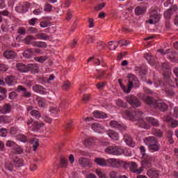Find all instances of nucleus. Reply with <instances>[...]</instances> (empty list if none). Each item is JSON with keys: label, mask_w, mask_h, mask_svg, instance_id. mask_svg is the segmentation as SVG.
Masks as SVG:
<instances>
[{"label": "nucleus", "mask_w": 178, "mask_h": 178, "mask_svg": "<svg viewBox=\"0 0 178 178\" xmlns=\"http://www.w3.org/2000/svg\"><path fill=\"white\" fill-rule=\"evenodd\" d=\"M147 122L152 124L154 127H159V121L152 117H148L146 118Z\"/></svg>", "instance_id": "obj_23"}, {"label": "nucleus", "mask_w": 178, "mask_h": 178, "mask_svg": "<svg viewBox=\"0 0 178 178\" xmlns=\"http://www.w3.org/2000/svg\"><path fill=\"white\" fill-rule=\"evenodd\" d=\"M97 47H99V51H101V49H104V48H105V43L102 41H99L97 42Z\"/></svg>", "instance_id": "obj_61"}, {"label": "nucleus", "mask_w": 178, "mask_h": 178, "mask_svg": "<svg viewBox=\"0 0 178 178\" xmlns=\"http://www.w3.org/2000/svg\"><path fill=\"white\" fill-rule=\"evenodd\" d=\"M33 90L35 91V92H38L39 94H44L45 92V88L40 85L33 86Z\"/></svg>", "instance_id": "obj_27"}, {"label": "nucleus", "mask_w": 178, "mask_h": 178, "mask_svg": "<svg viewBox=\"0 0 178 178\" xmlns=\"http://www.w3.org/2000/svg\"><path fill=\"white\" fill-rule=\"evenodd\" d=\"M5 81L8 86H13L16 83V79L14 76L10 75L5 79Z\"/></svg>", "instance_id": "obj_30"}, {"label": "nucleus", "mask_w": 178, "mask_h": 178, "mask_svg": "<svg viewBox=\"0 0 178 178\" xmlns=\"http://www.w3.org/2000/svg\"><path fill=\"white\" fill-rule=\"evenodd\" d=\"M106 134L111 140H114V141H118V140H119V134L116 131L113 130H108L106 131Z\"/></svg>", "instance_id": "obj_16"}, {"label": "nucleus", "mask_w": 178, "mask_h": 178, "mask_svg": "<svg viewBox=\"0 0 178 178\" xmlns=\"http://www.w3.org/2000/svg\"><path fill=\"white\" fill-rule=\"evenodd\" d=\"M16 27H17V24H12L11 26H8V29L6 30L5 28L3 29V31H8L9 33H13L15 30H16Z\"/></svg>", "instance_id": "obj_39"}, {"label": "nucleus", "mask_w": 178, "mask_h": 178, "mask_svg": "<svg viewBox=\"0 0 178 178\" xmlns=\"http://www.w3.org/2000/svg\"><path fill=\"white\" fill-rule=\"evenodd\" d=\"M17 33V34H19L20 35H26V28L19 27Z\"/></svg>", "instance_id": "obj_48"}, {"label": "nucleus", "mask_w": 178, "mask_h": 178, "mask_svg": "<svg viewBox=\"0 0 178 178\" xmlns=\"http://www.w3.org/2000/svg\"><path fill=\"white\" fill-rule=\"evenodd\" d=\"M145 58L147 62L149 63V65H152V66H154L155 65V60H154V58L151 56V54L147 53L144 54Z\"/></svg>", "instance_id": "obj_28"}, {"label": "nucleus", "mask_w": 178, "mask_h": 178, "mask_svg": "<svg viewBox=\"0 0 178 178\" xmlns=\"http://www.w3.org/2000/svg\"><path fill=\"white\" fill-rule=\"evenodd\" d=\"M3 55L6 59H15L17 56V54L12 50H6Z\"/></svg>", "instance_id": "obj_13"}, {"label": "nucleus", "mask_w": 178, "mask_h": 178, "mask_svg": "<svg viewBox=\"0 0 178 178\" xmlns=\"http://www.w3.org/2000/svg\"><path fill=\"white\" fill-rule=\"evenodd\" d=\"M26 67L28 68V72L37 70L38 69V65L37 64H28Z\"/></svg>", "instance_id": "obj_40"}, {"label": "nucleus", "mask_w": 178, "mask_h": 178, "mask_svg": "<svg viewBox=\"0 0 178 178\" xmlns=\"http://www.w3.org/2000/svg\"><path fill=\"white\" fill-rule=\"evenodd\" d=\"M16 97H17V92H11L9 94L8 98L10 99H16Z\"/></svg>", "instance_id": "obj_60"}, {"label": "nucleus", "mask_w": 178, "mask_h": 178, "mask_svg": "<svg viewBox=\"0 0 178 178\" xmlns=\"http://www.w3.org/2000/svg\"><path fill=\"white\" fill-rule=\"evenodd\" d=\"M18 139L22 143H27V141H29V138H27V136L23 134H19L18 136Z\"/></svg>", "instance_id": "obj_47"}, {"label": "nucleus", "mask_w": 178, "mask_h": 178, "mask_svg": "<svg viewBox=\"0 0 178 178\" xmlns=\"http://www.w3.org/2000/svg\"><path fill=\"white\" fill-rule=\"evenodd\" d=\"M18 90H19L20 91H23V97H25V98H29V97H31V93L30 92H28L27 90L22 86H19Z\"/></svg>", "instance_id": "obj_31"}, {"label": "nucleus", "mask_w": 178, "mask_h": 178, "mask_svg": "<svg viewBox=\"0 0 178 178\" xmlns=\"http://www.w3.org/2000/svg\"><path fill=\"white\" fill-rule=\"evenodd\" d=\"M146 10H147V8H145V7L144 6H137L135 8V15H136V16L144 15Z\"/></svg>", "instance_id": "obj_25"}, {"label": "nucleus", "mask_w": 178, "mask_h": 178, "mask_svg": "<svg viewBox=\"0 0 178 178\" xmlns=\"http://www.w3.org/2000/svg\"><path fill=\"white\" fill-rule=\"evenodd\" d=\"M168 58L171 62H178V60H176L177 58V53L176 52H172L171 54L168 56Z\"/></svg>", "instance_id": "obj_36"}, {"label": "nucleus", "mask_w": 178, "mask_h": 178, "mask_svg": "<svg viewBox=\"0 0 178 178\" xmlns=\"http://www.w3.org/2000/svg\"><path fill=\"white\" fill-rule=\"evenodd\" d=\"M116 105L118 106H120L121 108H127V103L123 102V100L122 99L116 100Z\"/></svg>", "instance_id": "obj_38"}, {"label": "nucleus", "mask_w": 178, "mask_h": 178, "mask_svg": "<svg viewBox=\"0 0 178 178\" xmlns=\"http://www.w3.org/2000/svg\"><path fill=\"white\" fill-rule=\"evenodd\" d=\"M72 86V83H70V82H69L68 81H65L63 85L62 86V88L63 90H64L65 91H67V90H69V88H70Z\"/></svg>", "instance_id": "obj_46"}, {"label": "nucleus", "mask_w": 178, "mask_h": 178, "mask_svg": "<svg viewBox=\"0 0 178 178\" xmlns=\"http://www.w3.org/2000/svg\"><path fill=\"white\" fill-rule=\"evenodd\" d=\"M139 149H140V154H141V155H142V158H144V157H145V156H149V154H147L145 153V147H144V146H140V147H139Z\"/></svg>", "instance_id": "obj_51"}, {"label": "nucleus", "mask_w": 178, "mask_h": 178, "mask_svg": "<svg viewBox=\"0 0 178 178\" xmlns=\"http://www.w3.org/2000/svg\"><path fill=\"white\" fill-rule=\"evenodd\" d=\"M33 141V151H37V148H38V147L40 146V142L38 141V139H34Z\"/></svg>", "instance_id": "obj_58"}, {"label": "nucleus", "mask_w": 178, "mask_h": 178, "mask_svg": "<svg viewBox=\"0 0 178 178\" xmlns=\"http://www.w3.org/2000/svg\"><path fill=\"white\" fill-rule=\"evenodd\" d=\"M104 152L108 155L120 156L123 155L124 150L120 146H109L105 149Z\"/></svg>", "instance_id": "obj_2"}, {"label": "nucleus", "mask_w": 178, "mask_h": 178, "mask_svg": "<svg viewBox=\"0 0 178 178\" xmlns=\"http://www.w3.org/2000/svg\"><path fill=\"white\" fill-rule=\"evenodd\" d=\"M104 6H106V3H102L100 4H97L95 7V10H96V12H99V10H102V9H104Z\"/></svg>", "instance_id": "obj_42"}, {"label": "nucleus", "mask_w": 178, "mask_h": 178, "mask_svg": "<svg viewBox=\"0 0 178 178\" xmlns=\"http://www.w3.org/2000/svg\"><path fill=\"white\" fill-rule=\"evenodd\" d=\"M128 166L129 168V170L132 172V173H136V175H140V173H142L144 170V169H143V167L138 168V165L136 162L129 163Z\"/></svg>", "instance_id": "obj_8"}, {"label": "nucleus", "mask_w": 178, "mask_h": 178, "mask_svg": "<svg viewBox=\"0 0 178 178\" xmlns=\"http://www.w3.org/2000/svg\"><path fill=\"white\" fill-rule=\"evenodd\" d=\"M79 165H80L81 168H92V163L90 162V159L84 157H81L79 159L78 162Z\"/></svg>", "instance_id": "obj_10"}, {"label": "nucleus", "mask_w": 178, "mask_h": 178, "mask_svg": "<svg viewBox=\"0 0 178 178\" xmlns=\"http://www.w3.org/2000/svg\"><path fill=\"white\" fill-rule=\"evenodd\" d=\"M111 178H119L118 176V172L116 171H111L109 174Z\"/></svg>", "instance_id": "obj_63"}, {"label": "nucleus", "mask_w": 178, "mask_h": 178, "mask_svg": "<svg viewBox=\"0 0 178 178\" xmlns=\"http://www.w3.org/2000/svg\"><path fill=\"white\" fill-rule=\"evenodd\" d=\"M44 126V122H38V121H34L32 124V131H38L41 127Z\"/></svg>", "instance_id": "obj_22"}, {"label": "nucleus", "mask_w": 178, "mask_h": 178, "mask_svg": "<svg viewBox=\"0 0 178 178\" xmlns=\"http://www.w3.org/2000/svg\"><path fill=\"white\" fill-rule=\"evenodd\" d=\"M29 8H30V3L25 2L16 7V10L19 12H27L29 10Z\"/></svg>", "instance_id": "obj_17"}, {"label": "nucleus", "mask_w": 178, "mask_h": 178, "mask_svg": "<svg viewBox=\"0 0 178 178\" xmlns=\"http://www.w3.org/2000/svg\"><path fill=\"white\" fill-rule=\"evenodd\" d=\"M144 143L146 144V145H147L148 147H149L152 145L156 144L158 140L154 136H148L144 139Z\"/></svg>", "instance_id": "obj_12"}, {"label": "nucleus", "mask_w": 178, "mask_h": 178, "mask_svg": "<svg viewBox=\"0 0 178 178\" xmlns=\"http://www.w3.org/2000/svg\"><path fill=\"white\" fill-rule=\"evenodd\" d=\"M90 97H91V95L86 94L83 95V97L82 99H83V102H88V101H90Z\"/></svg>", "instance_id": "obj_62"}, {"label": "nucleus", "mask_w": 178, "mask_h": 178, "mask_svg": "<svg viewBox=\"0 0 178 178\" xmlns=\"http://www.w3.org/2000/svg\"><path fill=\"white\" fill-rule=\"evenodd\" d=\"M109 124L113 129H117L118 130H120L122 127H123V125H122V124L115 120H111Z\"/></svg>", "instance_id": "obj_26"}, {"label": "nucleus", "mask_w": 178, "mask_h": 178, "mask_svg": "<svg viewBox=\"0 0 178 178\" xmlns=\"http://www.w3.org/2000/svg\"><path fill=\"white\" fill-rule=\"evenodd\" d=\"M147 175L150 178H158L159 177V171L155 169H149L147 170Z\"/></svg>", "instance_id": "obj_18"}, {"label": "nucleus", "mask_w": 178, "mask_h": 178, "mask_svg": "<svg viewBox=\"0 0 178 178\" xmlns=\"http://www.w3.org/2000/svg\"><path fill=\"white\" fill-rule=\"evenodd\" d=\"M161 69H163V70H169V69H170V66L168 63H163L161 64Z\"/></svg>", "instance_id": "obj_59"}, {"label": "nucleus", "mask_w": 178, "mask_h": 178, "mask_svg": "<svg viewBox=\"0 0 178 178\" xmlns=\"http://www.w3.org/2000/svg\"><path fill=\"white\" fill-rule=\"evenodd\" d=\"M124 115L127 116L129 120H132L133 122L137 121L138 122L139 127L142 129H145L146 130H149L151 129V125L143 119V112L140 111H125L124 112Z\"/></svg>", "instance_id": "obj_1"}, {"label": "nucleus", "mask_w": 178, "mask_h": 178, "mask_svg": "<svg viewBox=\"0 0 178 178\" xmlns=\"http://www.w3.org/2000/svg\"><path fill=\"white\" fill-rule=\"evenodd\" d=\"M150 19L148 20L149 24H156L161 20V13L158 12L157 9L152 8L149 14Z\"/></svg>", "instance_id": "obj_4"}, {"label": "nucleus", "mask_w": 178, "mask_h": 178, "mask_svg": "<svg viewBox=\"0 0 178 178\" xmlns=\"http://www.w3.org/2000/svg\"><path fill=\"white\" fill-rule=\"evenodd\" d=\"M143 102L146 104V105H152L155 108V105L156 104V100H155L153 97L149 96H146L143 98Z\"/></svg>", "instance_id": "obj_14"}, {"label": "nucleus", "mask_w": 178, "mask_h": 178, "mask_svg": "<svg viewBox=\"0 0 178 178\" xmlns=\"http://www.w3.org/2000/svg\"><path fill=\"white\" fill-rule=\"evenodd\" d=\"M95 163L96 165H98L99 166H102V168H104L107 165V160H105L102 158H96L95 159Z\"/></svg>", "instance_id": "obj_24"}, {"label": "nucleus", "mask_w": 178, "mask_h": 178, "mask_svg": "<svg viewBox=\"0 0 178 178\" xmlns=\"http://www.w3.org/2000/svg\"><path fill=\"white\" fill-rule=\"evenodd\" d=\"M6 90L0 86V101L6 98Z\"/></svg>", "instance_id": "obj_37"}, {"label": "nucleus", "mask_w": 178, "mask_h": 178, "mask_svg": "<svg viewBox=\"0 0 178 178\" xmlns=\"http://www.w3.org/2000/svg\"><path fill=\"white\" fill-rule=\"evenodd\" d=\"M138 79L136 77V76L132 75L129 80L128 83V88L122 87V90L124 92H127V94L130 93V91H131V88L134 87V84H138Z\"/></svg>", "instance_id": "obj_7"}, {"label": "nucleus", "mask_w": 178, "mask_h": 178, "mask_svg": "<svg viewBox=\"0 0 178 178\" xmlns=\"http://www.w3.org/2000/svg\"><path fill=\"white\" fill-rule=\"evenodd\" d=\"M93 115L97 119H106L107 118L106 113L99 111H95L93 112Z\"/></svg>", "instance_id": "obj_20"}, {"label": "nucleus", "mask_w": 178, "mask_h": 178, "mask_svg": "<svg viewBox=\"0 0 178 178\" xmlns=\"http://www.w3.org/2000/svg\"><path fill=\"white\" fill-rule=\"evenodd\" d=\"M6 147H12L13 149L15 148V147H17V144H16V143H15V141H12V140H8L6 143Z\"/></svg>", "instance_id": "obj_44"}, {"label": "nucleus", "mask_w": 178, "mask_h": 178, "mask_svg": "<svg viewBox=\"0 0 178 178\" xmlns=\"http://www.w3.org/2000/svg\"><path fill=\"white\" fill-rule=\"evenodd\" d=\"M37 38L39 40H48L49 38V36L47 35L46 33H39L37 35Z\"/></svg>", "instance_id": "obj_49"}, {"label": "nucleus", "mask_w": 178, "mask_h": 178, "mask_svg": "<svg viewBox=\"0 0 178 178\" xmlns=\"http://www.w3.org/2000/svg\"><path fill=\"white\" fill-rule=\"evenodd\" d=\"M31 116H33L35 118V119H40L41 118V114L40 113V111L37 110H33L31 111Z\"/></svg>", "instance_id": "obj_41"}, {"label": "nucleus", "mask_w": 178, "mask_h": 178, "mask_svg": "<svg viewBox=\"0 0 178 178\" xmlns=\"http://www.w3.org/2000/svg\"><path fill=\"white\" fill-rule=\"evenodd\" d=\"M172 15H173V13L168 9L164 13V17L166 20H170Z\"/></svg>", "instance_id": "obj_43"}, {"label": "nucleus", "mask_w": 178, "mask_h": 178, "mask_svg": "<svg viewBox=\"0 0 178 178\" xmlns=\"http://www.w3.org/2000/svg\"><path fill=\"white\" fill-rule=\"evenodd\" d=\"M152 134H153V136H155L156 137H158L159 138H162V137L163 136V132H162V131L161 129H154L152 131Z\"/></svg>", "instance_id": "obj_33"}, {"label": "nucleus", "mask_w": 178, "mask_h": 178, "mask_svg": "<svg viewBox=\"0 0 178 178\" xmlns=\"http://www.w3.org/2000/svg\"><path fill=\"white\" fill-rule=\"evenodd\" d=\"M5 168L7 170H9L10 172H13V165L10 163H6Z\"/></svg>", "instance_id": "obj_57"}, {"label": "nucleus", "mask_w": 178, "mask_h": 178, "mask_svg": "<svg viewBox=\"0 0 178 178\" xmlns=\"http://www.w3.org/2000/svg\"><path fill=\"white\" fill-rule=\"evenodd\" d=\"M124 141L127 145L130 147H134V142H133V138L130 137L129 134H125L124 135Z\"/></svg>", "instance_id": "obj_19"}, {"label": "nucleus", "mask_w": 178, "mask_h": 178, "mask_svg": "<svg viewBox=\"0 0 178 178\" xmlns=\"http://www.w3.org/2000/svg\"><path fill=\"white\" fill-rule=\"evenodd\" d=\"M44 12H47V13L51 12L52 10V6L49 3L44 4Z\"/></svg>", "instance_id": "obj_54"}, {"label": "nucleus", "mask_w": 178, "mask_h": 178, "mask_svg": "<svg viewBox=\"0 0 178 178\" xmlns=\"http://www.w3.org/2000/svg\"><path fill=\"white\" fill-rule=\"evenodd\" d=\"M160 86L161 87H166L165 90V92L168 97H175V92L173 91V87L170 86L168 83H162V81H159Z\"/></svg>", "instance_id": "obj_9"}, {"label": "nucleus", "mask_w": 178, "mask_h": 178, "mask_svg": "<svg viewBox=\"0 0 178 178\" xmlns=\"http://www.w3.org/2000/svg\"><path fill=\"white\" fill-rule=\"evenodd\" d=\"M31 40H33V36H31V35L26 36V38L24 39L25 44H26V45H31Z\"/></svg>", "instance_id": "obj_53"}, {"label": "nucleus", "mask_w": 178, "mask_h": 178, "mask_svg": "<svg viewBox=\"0 0 178 178\" xmlns=\"http://www.w3.org/2000/svg\"><path fill=\"white\" fill-rule=\"evenodd\" d=\"M47 57L46 56H40V57H36L35 58V60L36 62H39V63H44V62H45V60H47Z\"/></svg>", "instance_id": "obj_50"}, {"label": "nucleus", "mask_w": 178, "mask_h": 178, "mask_svg": "<svg viewBox=\"0 0 178 178\" xmlns=\"http://www.w3.org/2000/svg\"><path fill=\"white\" fill-rule=\"evenodd\" d=\"M105 82H99L97 84V88L98 90H102V88H104V87H105Z\"/></svg>", "instance_id": "obj_64"}, {"label": "nucleus", "mask_w": 178, "mask_h": 178, "mask_svg": "<svg viewBox=\"0 0 178 178\" xmlns=\"http://www.w3.org/2000/svg\"><path fill=\"white\" fill-rule=\"evenodd\" d=\"M33 52L31 49H29L25 50L23 53L22 55L24 56V58H25L26 59H30V58H31L33 55Z\"/></svg>", "instance_id": "obj_32"}, {"label": "nucleus", "mask_w": 178, "mask_h": 178, "mask_svg": "<svg viewBox=\"0 0 178 178\" xmlns=\"http://www.w3.org/2000/svg\"><path fill=\"white\" fill-rule=\"evenodd\" d=\"M12 108L10 107V105L9 104H5L3 106V108L1 110L0 109V112H1L2 113H10Z\"/></svg>", "instance_id": "obj_34"}, {"label": "nucleus", "mask_w": 178, "mask_h": 178, "mask_svg": "<svg viewBox=\"0 0 178 178\" xmlns=\"http://www.w3.org/2000/svg\"><path fill=\"white\" fill-rule=\"evenodd\" d=\"M91 127L94 131H99L102 129V125L98 122H95L92 124Z\"/></svg>", "instance_id": "obj_35"}, {"label": "nucleus", "mask_w": 178, "mask_h": 178, "mask_svg": "<svg viewBox=\"0 0 178 178\" xmlns=\"http://www.w3.org/2000/svg\"><path fill=\"white\" fill-rule=\"evenodd\" d=\"M60 165L61 168H66L67 166V160L65 157H62L60 159Z\"/></svg>", "instance_id": "obj_55"}, {"label": "nucleus", "mask_w": 178, "mask_h": 178, "mask_svg": "<svg viewBox=\"0 0 178 178\" xmlns=\"http://www.w3.org/2000/svg\"><path fill=\"white\" fill-rule=\"evenodd\" d=\"M69 106V103L67 102V100L64 99L61 102L60 108L62 109H66Z\"/></svg>", "instance_id": "obj_56"}, {"label": "nucleus", "mask_w": 178, "mask_h": 178, "mask_svg": "<svg viewBox=\"0 0 178 178\" xmlns=\"http://www.w3.org/2000/svg\"><path fill=\"white\" fill-rule=\"evenodd\" d=\"M126 165V162L122 160L112 158L107 159V165L108 168H114L115 169H119V168Z\"/></svg>", "instance_id": "obj_3"}, {"label": "nucleus", "mask_w": 178, "mask_h": 178, "mask_svg": "<svg viewBox=\"0 0 178 178\" xmlns=\"http://www.w3.org/2000/svg\"><path fill=\"white\" fill-rule=\"evenodd\" d=\"M149 151L150 152H156L161 149V145L158 142L156 143H154V145H152V146H149Z\"/></svg>", "instance_id": "obj_29"}, {"label": "nucleus", "mask_w": 178, "mask_h": 178, "mask_svg": "<svg viewBox=\"0 0 178 178\" xmlns=\"http://www.w3.org/2000/svg\"><path fill=\"white\" fill-rule=\"evenodd\" d=\"M154 108L156 109H159V111H161V112H165V111H168V105H166V104H165L164 102H162L160 100H156Z\"/></svg>", "instance_id": "obj_11"}, {"label": "nucleus", "mask_w": 178, "mask_h": 178, "mask_svg": "<svg viewBox=\"0 0 178 178\" xmlns=\"http://www.w3.org/2000/svg\"><path fill=\"white\" fill-rule=\"evenodd\" d=\"M13 151H15V153L18 155L23 154V149L18 145H17V146L13 148Z\"/></svg>", "instance_id": "obj_45"}, {"label": "nucleus", "mask_w": 178, "mask_h": 178, "mask_svg": "<svg viewBox=\"0 0 178 178\" xmlns=\"http://www.w3.org/2000/svg\"><path fill=\"white\" fill-rule=\"evenodd\" d=\"M13 162L15 168H22L24 165V161L22 158L15 157L13 159Z\"/></svg>", "instance_id": "obj_15"}, {"label": "nucleus", "mask_w": 178, "mask_h": 178, "mask_svg": "<svg viewBox=\"0 0 178 178\" xmlns=\"http://www.w3.org/2000/svg\"><path fill=\"white\" fill-rule=\"evenodd\" d=\"M125 101L131 105L133 108H138L141 106V102H140V99H138V97L134 96V95H128L125 98Z\"/></svg>", "instance_id": "obj_6"}, {"label": "nucleus", "mask_w": 178, "mask_h": 178, "mask_svg": "<svg viewBox=\"0 0 178 178\" xmlns=\"http://www.w3.org/2000/svg\"><path fill=\"white\" fill-rule=\"evenodd\" d=\"M152 162H155V156H145L142 157L141 166L143 169H148L152 166Z\"/></svg>", "instance_id": "obj_5"}, {"label": "nucleus", "mask_w": 178, "mask_h": 178, "mask_svg": "<svg viewBox=\"0 0 178 178\" xmlns=\"http://www.w3.org/2000/svg\"><path fill=\"white\" fill-rule=\"evenodd\" d=\"M16 67L18 72H20L21 73H27V72H29V68L23 63H17Z\"/></svg>", "instance_id": "obj_21"}, {"label": "nucleus", "mask_w": 178, "mask_h": 178, "mask_svg": "<svg viewBox=\"0 0 178 178\" xmlns=\"http://www.w3.org/2000/svg\"><path fill=\"white\" fill-rule=\"evenodd\" d=\"M8 135V129L6 128L0 129V136L1 137H6Z\"/></svg>", "instance_id": "obj_52"}]
</instances>
